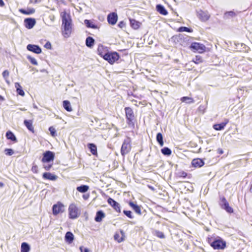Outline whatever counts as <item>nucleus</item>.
I'll return each instance as SVG.
<instances>
[{
    "instance_id": "6ab92c4d",
    "label": "nucleus",
    "mask_w": 252,
    "mask_h": 252,
    "mask_svg": "<svg viewBox=\"0 0 252 252\" xmlns=\"http://www.w3.org/2000/svg\"><path fill=\"white\" fill-rule=\"evenodd\" d=\"M105 216V214L103 211L100 210L96 212V216L94 218V220L96 222H100L102 219Z\"/></svg>"
},
{
    "instance_id": "72a5a7b5",
    "label": "nucleus",
    "mask_w": 252,
    "mask_h": 252,
    "mask_svg": "<svg viewBox=\"0 0 252 252\" xmlns=\"http://www.w3.org/2000/svg\"><path fill=\"white\" fill-rule=\"evenodd\" d=\"M121 233L122 235V236H124V232L123 230L121 231ZM114 239L117 241L119 243H120L124 241V238L123 237H120L119 234H115L114 235Z\"/></svg>"
},
{
    "instance_id": "0e129e2a",
    "label": "nucleus",
    "mask_w": 252,
    "mask_h": 252,
    "mask_svg": "<svg viewBox=\"0 0 252 252\" xmlns=\"http://www.w3.org/2000/svg\"><path fill=\"white\" fill-rule=\"evenodd\" d=\"M83 197L84 199H86L87 198V197H86V196H85V195H83Z\"/></svg>"
},
{
    "instance_id": "2f4dec72",
    "label": "nucleus",
    "mask_w": 252,
    "mask_h": 252,
    "mask_svg": "<svg viewBox=\"0 0 252 252\" xmlns=\"http://www.w3.org/2000/svg\"><path fill=\"white\" fill-rule=\"evenodd\" d=\"M157 141L160 145V146H163V136L161 133H158L157 134L156 136Z\"/></svg>"
},
{
    "instance_id": "f03ea898",
    "label": "nucleus",
    "mask_w": 252,
    "mask_h": 252,
    "mask_svg": "<svg viewBox=\"0 0 252 252\" xmlns=\"http://www.w3.org/2000/svg\"><path fill=\"white\" fill-rule=\"evenodd\" d=\"M99 54L110 64L114 63L120 58L119 55L116 52H108L105 54L100 53Z\"/></svg>"
},
{
    "instance_id": "1a4fd4ad",
    "label": "nucleus",
    "mask_w": 252,
    "mask_h": 252,
    "mask_svg": "<svg viewBox=\"0 0 252 252\" xmlns=\"http://www.w3.org/2000/svg\"><path fill=\"white\" fill-rule=\"evenodd\" d=\"M220 205L221 208L224 209L227 212L232 213L233 212V209L229 206L228 203L224 197H222L220 199Z\"/></svg>"
},
{
    "instance_id": "9b49d317",
    "label": "nucleus",
    "mask_w": 252,
    "mask_h": 252,
    "mask_svg": "<svg viewBox=\"0 0 252 252\" xmlns=\"http://www.w3.org/2000/svg\"><path fill=\"white\" fill-rule=\"evenodd\" d=\"M24 22L25 27L28 29H32L36 24L35 19L32 18H26Z\"/></svg>"
},
{
    "instance_id": "58836bf2",
    "label": "nucleus",
    "mask_w": 252,
    "mask_h": 252,
    "mask_svg": "<svg viewBox=\"0 0 252 252\" xmlns=\"http://www.w3.org/2000/svg\"><path fill=\"white\" fill-rule=\"evenodd\" d=\"M4 153L6 155L10 156L14 154V152L11 149L6 148L4 150Z\"/></svg>"
},
{
    "instance_id": "a878e982",
    "label": "nucleus",
    "mask_w": 252,
    "mask_h": 252,
    "mask_svg": "<svg viewBox=\"0 0 252 252\" xmlns=\"http://www.w3.org/2000/svg\"><path fill=\"white\" fill-rule=\"evenodd\" d=\"M88 147L89 148L90 152L94 155L97 154V148L95 144L93 143H89L88 145Z\"/></svg>"
},
{
    "instance_id": "ddd939ff",
    "label": "nucleus",
    "mask_w": 252,
    "mask_h": 252,
    "mask_svg": "<svg viewBox=\"0 0 252 252\" xmlns=\"http://www.w3.org/2000/svg\"><path fill=\"white\" fill-rule=\"evenodd\" d=\"M27 49L28 50L37 54L41 53L42 52L41 48L39 46L34 44H28Z\"/></svg>"
},
{
    "instance_id": "7ed1b4c3",
    "label": "nucleus",
    "mask_w": 252,
    "mask_h": 252,
    "mask_svg": "<svg viewBox=\"0 0 252 252\" xmlns=\"http://www.w3.org/2000/svg\"><path fill=\"white\" fill-rule=\"evenodd\" d=\"M69 218L71 219H77L79 216L78 207L74 203L71 204L68 207Z\"/></svg>"
},
{
    "instance_id": "a19ab883",
    "label": "nucleus",
    "mask_w": 252,
    "mask_h": 252,
    "mask_svg": "<svg viewBox=\"0 0 252 252\" xmlns=\"http://www.w3.org/2000/svg\"><path fill=\"white\" fill-rule=\"evenodd\" d=\"M236 15V13L232 11H228L224 13V16L226 18H228V17H234Z\"/></svg>"
},
{
    "instance_id": "603ef678",
    "label": "nucleus",
    "mask_w": 252,
    "mask_h": 252,
    "mask_svg": "<svg viewBox=\"0 0 252 252\" xmlns=\"http://www.w3.org/2000/svg\"><path fill=\"white\" fill-rule=\"evenodd\" d=\"M4 5V3L2 0H0V6H2Z\"/></svg>"
},
{
    "instance_id": "4be33fe9",
    "label": "nucleus",
    "mask_w": 252,
    "mask_h": 252,
    "mask_svg": "<svg viewBox=\"0 0 252 252\" xmlns=\"http://www.w3.org/2000/svg\"><path fill=\"white\" fill-rule=\"evenodd\" d=\"M65 240L66 242L70 244L74 240V235L71 232H67L65 235Z\"/></svg>"
},
{
    "instance_id": "c756f323",
    "label": "nucleus",
    "mask_w": 252,
    "mask_h": 252,
    "mask_svg": "<svg viewBox=\"0 0 252 252\" xmlns=\"http://www.w3.org/2000/svg\"><path fill=\"white\" fill-rule=\"evenodd\" d=\"M30 249V247L28 243L26 242L22 243L21 252H29Z\"/></svg>"
},
{
    "instance_id": "9d476101",
    "label": "nucleus",
    "mask_w": 252,
    "mask_h": 252,
    "mask_svg": "<svg viewBox=\"0 0 252 252\" xmlns=\"http://www.w3.org/2000/svg\"><path fill=\"white\" fill-rule=\"evenodd\" d=\"M197 16L202 21L208 20L210 17V15L207 11H204L201 9L197 11Z\"/></svg>"
},
{
    "instance_id": "e433bc0d",
    "label": "nucleus",
    "mask_w": 252,
    "mask_h": 252,
    "mask_svg": "<svg viewBox=\"0 0 252 252\" xmlns=\"http://www.w3.org/2000/svg\"><path fill=\"white\" fill-rule=\"evenodd\" d=\"M84 23L86 26L88 28H91L93 29H95L96 28V26L93 24L90 20H85L84 21Z\"/></svg>"
},
{
    "instance_id": "69168bd1",
    "label": "nucleus",
    "mask_w": 252,
    "mask_h": 252,
    "mask_svg": "<svg viewBox=\"0 0 252 252\" xmlns=\"http://www.w3.org/2000/svg\"><path fill=\"white\" fill-rule=\"evenodd\" d=\"M2 185H3V184H2V183H0V186H2Z\"/></svg>"
},
{
    "instance_id": "dca6fc26",
    "label": "nucleus",
    "mask_w": 252,
    "mask_h": 252,
    "mask_svg": "<svg viewBox=\"0 0 252 252\" xmlns=\"http://www.w3.org/2000/svg\"><path fill=\"white\" fill-rule=\"evenodd\" d=\"M191 164L193 167L199 168L204 165V162L202 159L195 158L192 160Z\"/></svg>"
},
{
    "instance_id": "a211bd4d",
    "label": "nucleus",
    "mask_w": 252,
    "mask_h": 252,
    "mask_svg": "<svg viewBox=\"0 0 252 252\" xmlns=\"http://www.w3.org/2000/svg\"><path fill=\"white\" fill-rule=\"evenodd\" d=\"M228 123V120H225V122L220 124H215L213 126V127L217 130H221L224 128L226 124Z\"/></svg>"
},
{
    "instance_id": "c9c22d12",
    "label": "nucleus",
    "mask_w": 252,
    "mask_h": 252,
    "mask_svg": "<svg viewBox=\"0 0 252 252\" xmlns=\"http://www.w3.org/2000/svg\"><path fill=\"white\" fill-rule=\"evenodd\" d=\"M181 100L182 102H186L188 103H191L194 102L193 99L192 98L187 96L182 97Z\"/></svg>"
},
{
    "instance_id": "de8ad7c7",
    "label": "nucleus",
    "mask_w": 252,
    "mask_h": 252,
    "mask_svg": "<svg viewBox=\"0 0 252 252\" xmlns=\"http://www.w3.org/2000/svg\"><path fill=\"white\" fill-rule=\"evenodd\" d=\"M80 249L81 252H92L91 250L86 248H84L83 247H81Z\"/></svg>"
},
{
    "instance_id": "5701e85b",
    "label": "nucleus",
    "mask_w": 252,
    "mask_h": 252,
    "mask_svg": "<svg viewBox=\"0 0 252 252\" xmlns=\"http://www.w3.org/2000/svg\"><path fill=\"white\" fill-rule=\"evenodd\" d=\"M157 11L161 14L166 15L168 12L163 6L161 4H158L156 6Z\"/></svg>"
},
{
    "instance_id": "680f3d73",
    "label": "nucleus",
    "mask_w": 252,
    "mask_h": 252,
    "mask_svg": "<svg viewBox=\"0 0 252 252\" xmlns=\"http://www.w3.org/2000/svg\"><path fill=\"white\" fill-rule=\"evenodd\" d=\"M250 190L251 192H252V186H251V187L250 188Z\"/></svg>"
},
{
    "instance_id": "423d86ee",
    "label": "nucleus",
    "mask_w": 252,
    "mask_h": 252,
    "mask_svg": "<svg viewBox=\"0 0 252 252\" xmlns=\"http://www.w3.org/2000/svg\"><path fill=\"white\" fill-rule=\"evenodd\" d=\"M125 109L127 124L129 125H133V121L134 119V115L132 109L129 107H126Z\"/></svg>"
},
{
    "instance_id": "f8f14e48",
    "label": "nucleus",
    "mask_w": 252,
    "mask_h": 252,
    "mask_svg": "<svg viewBox=\"0 0 252 252\" xmlns=\"http://www.w3.org/2000/svg\"><path fill=\"white\" fill-rule=\"evenodd\" d=\"M108 203L111 206L115 211L118 213L121 212L120 205L112 198L109 197L107 200Z\"/></svg>"
},
{
    "instance_id": "09e8293b",
    "label": "nucleus",
    "mask_w": 252,
    "mask_h": 252,
    "mask_svg": "<svg viewBox=\"0 0 252 252\" xmlns=\"http://www.w3.org/2000/svg\"><path fill=\"white\" fill-rule=\"evenodd\" d=\"M118 27L122 29L124 28L126 26V24L124 21H121L119 22V23L118 25Z\"/></svg>"
},
{
    "instance_id": "c03bdc74",
    "label": "nucleus",
    "mask_w": 252,
    "mask_h": 252,
    "mask_svg": "<svg viewBox=\"0 0 252 252\" xmlns=\"http://www.w3.org/2000/svg\"><path fill=\"white\" fill-rule=\"evenodd\" d=\"M49 130L50 132V133L52 136H55L56 134V130L55 128H54L53 126H51L49 128Z\"/></svg>"
},
{
    "instance_id": "f704fd0d",
    "label": "nucleus",
    "mask_w": 252,
    "mask_h": 252,
    "mask_svg": "<svg viewBox=\"0 0 252 252\" xmlns=\"http://www.w3.org/2000/svg\"><path fill=\"white\" fill-rule=\"evenodd\" d=\"M161 153L165 156H170L171 154V150L167 148L164 147L161 150Z\"/></svg>"
},
{
    "instance_id": "37998d69",
    "label": "nucleus",
    "mask_w": 252,
    "mask_h": 252,
    "mask_svg": "<svg viewBox=\"0 0 252 252\" xmlns=\"http://www.w3.org/2000/svg\"><path fill=\"white\" fill-rule=\"evenodd\" d=\"M124 214L130 219H132L133 216L131 215V212L130 211L124 210L123 211Z\"/></svg>"
},
{
    "instance_id": "473e14b6",
    "label": "nucleus",
    "mask_w": 252,
    "mask_h": 252,
    "mask_svg": "<svg viewBox=\"0 0 252 252\" xmlns=\"http://www.w3.org/2000/svg\"><path fill=\"white\" fill-rule=\"evenodd\" d=\"M20 12L24 14L30 15L32 13H34L35 12V10L33 8L29 9L28 10L21 9H20Z\"/></svg>"
},
{
    "instance_id": "393cba45",
    "label": "nucleus",
    "mask_w": 252,
    "mask_h": 252,
    "mask_svg": "<svg viewBox=\"0 0 252 252\" xmlns=\"http://www.w3.org/2000/svg\"><path fill=\"white\" fill-rule=\"evenodd\" d=\"M15 87L16 89V91L18 94L23 96L25 95V93L19 83H15Z\"/></svg>"
},
{
    "instance_id": "4468645a",
    "label": "nucleus",
    "mask_w": 252,
    "mask_h": 252,
    "mask_svg": "<svg viewBox=\"0 0 252 252\" xmlns=\"http://www.w3.org/2000/svg\"><path fill=\"white\" fill-rule=\"evenodd\" d=\"M190 48L194 50L202 52L205 50V46L202 44L199 43L194 42L191 44Z\"/></svg>"
},
{
    "instance_id": "13d9d810",
    "label": "nucleus",
    "mask_w": 252,
    "mask_h": 252,
    "mask_svg": "<svg viewBox=\"0 0 252 252\" xmlns=\"http://www.w3.org/2000/svg\"><path fill=\"white\" fill-rule=\"evenodd\" d=\"M20 110L21 111H26L27 109L24 108H20Z\"/></svg>"
},
{
    "instance_id": "f3484780",
    "label": "nucleus",
    "mask_w": 252,
    "mask_h": 252,
    "mask_svg": "<svg viewBox=\"0 0 252 252\" xmlns=\"http://www.w3.org/2000/svg\"><path fill=\"white\" fill-rule=\"evenodd\" d=\"M43 178L44 179L49 180L51 181H55L58 178V177L50 172H45L43 174Z\"/></svg>"
},
{
    "instance_id": "c85d7f7f",
    "label": "nucleus",
    "mask_w": 252,
    "mask_h": 252,
    "mask_svg": "<svg viewBox=\"0 0 252 252\" xmlns=\"http://www.w3.org/2000/svg\"><path fill=\"white\" fill-rule=\"evenodd\" d=\"M89 189V187L87 185H81L79 187H77L76 189L82 193H84L87 192Z\"/></svg>"
},
{
    "instance_id": "79ce46f5",
    "label": "nucleus",
    "mask_w": 252,
    "mask_h": 252,
    "mask_svg": "<svg viewBox=\"0 0 252 252\" xmlns=\"http://www.w3.org/2000/svg\"><path fill=\"white\" fill-rule=\"evenodd\" d=\"M179 32H190L191 30L187 27H181L179 28L178 30Z\"/></svg>"
},
{
    "instance_id": "412c9836",
    "label": "nucleus",
    "mask_w": 252,
    "mask_h": 252,
    "mask_svg": "<svg viewBox=\"0 0 252 252\" xmlns=\"http://www.w3.org/2000/svg\"><path fill=\"white\" fill-rule=\"evenodd\" d=\"M24 124L27 128L32 133L34 132V127L32 125V122L31 120H25L24 121Z\"/></svg>"
},
{
    "instance_id": "cd10ccee",
    "label": "nucleus",
    "mask_w": 252,
    "mask_h": 252,
    "mask_svg": "<svg viewBox=\"0 0 252 252\" xmlns=\"http://www.w3.org/2000/svg\"><path fill=\"white\" fill-rule=\"evenodd\" d=\"M5 136L8 139H10L12 141H17L16 136L11 131H7Z\"/></svg>"
},
{
    "instance_id": "bf43d9fd",
    "label": "nucleus",
    "mask_w": 252,
    "mask_h": 252,
    "mask_svg": "<svg viewBox=\"0 0 252 252\" xmlns=\"http://www.w3.org/2000/svg\"><path fill=\"white\" fill-rule=\"evenodd\" d=\"M102 48V46L101 47H99L98 48V51L99 52L100 51V49Z\"/></svg>"
},
{
    "instance_id": "6e6552de",
    "label": "nucleus",
    "mask_w": 252,
    "mask_h": 252,
    "mask_svg": "<svg viewBox=\"0 0 252 252\" xmlns=\"http://www.w3.org/2000/svg\"><path fill=\"white\" fill-rule=\"evenodd\" d=\"M131 146L128 140H125L123 142L121 149V153L123 156H125L130 150Z\"/></svg>"
},
{
    "instance_id": "052dcab7",
    "label": "nucleus",
    "mask_w": 252,
    "mask_h": 252,
    "mask_svg": "<svg viewBox=\"0 0 252 252\" xmlns=\"http://www.w3.org/2000/svg\"><path fill=\"white\" fill-rule=\"evenodd\" d=\"M33 108H35V109H37V106L36 105L34 104L33 105Z\"/></svg>"
},
{
    "instance_id": "e2e57ef3",
    "label": "nucleus",
    "mask_w": 252,
    "mask_h": 252,
    "mask_svg": "<svg viewBox=\"0 0 252 252\" xmlns=\"http://www.w3.org/2000/svg\"><path fill=\"white\" fill-rule=\"evenodd\" d=\"M219 153H220V154H222L223 153L222 150H220Z\"/></svg>"
},
{
    "instance_id": "864d4df0",
    "label": "nucleus",
    "mask_w": 252,
    "mask_h": 252,
    "mask_svg": "<svg viewBox=\"0 0 252 252\" xmlns=\"http://www.w3.org/2000/svg\"><path fill=\"white\" fill-rule=\"evenodd\" d=\"M4 97L2 96L1 95H0V102H2L4 100Z\"/></svg>"
},
{
    "instance_id": "20e7f679",
    "label": "nucleus",
    "mask_w": 252,
    "mask_h": 252,
    "mask_svg": "<svg viewBox=\"0 0 252 252\" xmlns=\"http://www.w3.org/2000/svg\"><path fill=\"white\" fill-rule=\"evenodd\" d=\"M211 246L215 250H223L226 247V242L218 237L212 242Z\"/></svg>"
},
{
    "instance_id": "f257e3e1",
    "label": "nucleus",
    "mask_w": 252,
    "mask_h": 252,
    "mask_svg": "<svg viewBox=\"0 0 252 252\" xmlns=\"http://www.w3.org/2000/svg\"><path fill=\"white\" fill-rule=\"evenodd\" d=\"M63 33L68 36L71 32V19L69 14L66 12L61 13Z\"/></svg>"
},
{
    "instance_id": "39448f33",
    "label": "nucleus",
    "mask_w": 252,
    "mask_h": 252,
    "mask_svg": "<svg viewBox=\"0 0 252 252\" xmlns=\"http://www.w3.org/2000/svg\"><path fill=\"white\" fill-rule=\"evenodd\" d=\"M55 155L53 152L49 151H46L43 154V158L41 161L44 163H49L53 161L54 159Z\"/></svg>"
},
{
    "instance_id": "49530a36",
    "label": "nucleus",
    "mask_w": 252,
    "mask_h": 252,
    "mask_svg": "<svg viewBox=\"0 0 252 252\" xmlns=\"http://www.w3.org/2000/svg\"><path fill=\"white\" fill-rule=\"evenodd\" d=\"M43 166V168L46 170H49L50 169V168L52 166V164H46L45 163H44Z\"/></svg>"
},
{
    "instance_id": "6e6d98bb",
    "label": "nucleus",
    "mask_w": 252,
    "mask_h": 252,
    "mask_svg": "<svg viewBox=\"0 0 252 252\" xmlns=\"http://www.w3.org/2000/svg\"><path fill=\"white\" fill-rule=\"evenodd\" d=\"M31 1L34 2H38L40 1V0H31Z\"/></svg>"
},
{
    "instance_id": "2eb2a0df",
    "label": "nucleus",
    "mask_w": 252,
    "mask_h": 252,
    "mask_svg": "<svg viewBox=\"0 0 252 252\" xmlns=\"http://www.w3.org/2000/svg\"><path fill=\"white\" fill-rule=\"evenodd\" d=\"M118 20V16L116 13L113 12L109 14L107 16V21L109 24L114 25H115Z\"/></svg>"
},
{
    "instance_id": "aec40b11",
    "label": "nucleus",
    "mask_w": 252,
    "mask_h": 252,
    "mask_svg": "<svg viewBox=\"0 0 252 252\" xmlns=\"http://www.w3.org/2000/svg\"><path fill=\"white\" fill-rule=\"evenodd\" d=\"M129 205L132 208L136 213L138 215H141V208L140 206L133 202H129Z\"/></svg>"
},
{
    "instance_id": "4d7b16f0",
    "label": "nucleus",
    "mask_w": 252,
    "mask_h": 252,
    "mask_svg": "<svg viewBox=\"0 0 252 252\" xmlns=\"http://www.w3.org/2000/svg\"><path fill=\"white\" fill-rule=\"evenodd\" d=\"M5 80L8 84H9L10 82L8 80V78H6V79H5Z\"/></svg>"
},
{
    "instance_id": "ea45409f",
    "label": "nucleus",
    "mask_w": 252,
    "mask_h": 252,
    "mask_svg": "<svg viewBox=\"0 0 252 252\" xmlns=\"http://www.w3.org/2000/svg\"><path fill=\"white\" fill-rule=\"evenodd\" d=\"M155 235L159 238L163 239L165 238V235L163 233L158 230L155 231Z\"/></svg>"
},
{
    "instance_id": "0eeeda50",
    "label": "nucleus",
    "mask_w": 252,
    "mask_h": 252,
    "mask_svg": "<svg viewBox=\"0 0 252 252\" xmlns=\"http://www.w3.org/2000/svg\"><path fill=\"white\" fill-rule=\"evenodd\" d=\"M53 214L54 215H57L60 213H62L64 211V206L61 202H58L57 204H54L52 207Z\"/></svg>"
},
{
    "instance_id": "b1692460",
    "label": "nucleus",
    "mask_w": 252,
    "mask_h": 252,
    "mask_svg": "<svg viewBox=\"0 0 252 252\" xmlns=\"http://www.w3.org/2000/svg\"><path fill=\"white\" fill-rule=\"evenodd\" d=\"M94 44V39L91 36H88L86 39V45L88 47L92 48Z\"/></svg>"
},
{
    "instance_id": "4c0bfd02",
    "label": "nucleus",
    "mask_w": 252,
    "mask_h": 252,
    "mask_svg": "<svg viewBox=\"0 0 252 252\" xmlns=\"http://www.w3.org/2000/svg\"><path fill=\"white\" fill-rule=\"evenodd\" d=\"M27 58L32 64L35 65H37L38 64L37 61L34 58L30 56H28L27 57Z\"/></svg>"
},
{
    "instance_id": "3c124183",
    "label": "nucleus",
    "mask_w": 252,
    "mask_h": 252,
    "mask_svg": "<svg viewBox=\"0 0 252 252\" xmlns=\"http://www.w3.org/2000/svg\"><path fill=\"white\" fill-rule=\"evenodd\" d=\"M45 47L47 49H51V45L49 42H47L45 44Z\"/></svg>"
},
{
    "instance_id": "5fc2aeb1",
    "label": "nucleus",
    "mask_w": 252,
    "mask_h": 252,
    "mask_svg": "<svg viewBox=\"0 0 252 252\" xmlns=\"http://www.w3.org/2000/svg\"><path fill=\"white\" fill-rule=\"evenodd\" d=\"M187 174L186 173V172H183L182 173V176L184 177H186V176H187Z\"/></svg>"
},
{
    "instance_id": "7c9ffc66",
    "label": "nucleus",
    "mask_w": 252,
    "mask_h": 252,
    "mask_svg": "<svg viewBox=\"0 0 252 252\" xmlns=\"http://www.w3.org/2000/svg\"><path fill=\"white\" fill-rule=\"evenodd\" d=\"M130 24L134 29H138L140 25V23L134 19H130Z\"/></svg>"
},
{
    "instance_id": "8fccbe9b",
    "label": "nucleus",
    "mask_w": 252,
    "mask_h": 252,
    "mask_svg": "<svg viewBox=\"0 0 252 252\" xmlns=\"http://www.w3.org/2000/svg\"><path fill=\"white\" fill-rule=\"evenodd\" d=\"M32 170L33 172L37 173L38 172V166L37 165L33 166Z\"/></svg>"
},
{
    "instance_id": "bb28decb",
    "label": "nucleus",
    "mask_w": 252,
    "mask_h": 252,
    "mask_svg": "<svg viewBox=\"0 0 252 252\" xmlns=\"http://www.w3.org/2000/svg\"><path fill=\"white\" fill-rule=\"evenodd\" d=\"M63 108L68 112H71L72 110L70 103L68 100H64L63 102Z\"/></svg>"
},
{
    "instance_id": "a18cd8bd",
    "label": "nucleus",
    "mask_w": 252,
    "mask_h": 252,
    "mask_svg": "<svg viewBox=\"0 0 252 252\" xmlns=\"http://www.w3.org/2000/svg\"><path fill=\"white\" fill-rule=\"evenodd\" d=\"M2 76L4 78V79H6V78H8L9 76V72L8 70H5L2 72Z\"/></svg>"
}]
</instances>
